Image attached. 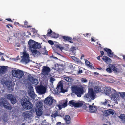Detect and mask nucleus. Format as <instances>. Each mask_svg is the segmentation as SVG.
<instances>
[{
    "instance_id": "obj_1",
    "label": "nucleus",
    "mask_w": 125,
    "mask_h": 125,
    "mask_svg": "<svg viewBox=\"0 0 125 125\" xmlns=\"http://www.w3.org/2000/svg\"><path fill=\"white\" fill-rule=\"evenodd\" d=\"M28 44L29 45L30 49L31 50L32 53L34 56H37L40 55V53L39 51L36 50H33V49L41 48V46L40 43L30 39L28 42Z\"/></svg>"
},
{
    "instance_id": "obj_2",
    "label": "nucleus",
    "mask_w": 125,
    "mask_h": 125,
    "mask_svg": "<svg viewBox=\"0 0 125 125\" xmlns=\"http://www.w3.org/2000/svg\"><path fill=\"white\" fill-rule=\"evenodd\" d=\"M73 93H74L78 97H80L83 94V87H80L76 85L72 86L71 87Z\"/></svg>"
},
{
    "instance_id": "obj_3",
    "label": "nucleus",
    "mask_w": 125,
    "mask_h": 125,
    "mask_svg": "<svg viewBox=\"0 0 125 125\" xmlns=\"http://www.w3.org/2000/svg\"><path fill=\"white\" fill-rule=\"evenodd\" d=\"M93 89L92 88H89L88 92L87 94L85 95L84 98L86 100L89 101H91V99H94L96 98Z\"/></svg>"
},
{
    "instance_id": "obj_4",
    "label": "nucleus",
    "mask_w": 125,
    "mask_h": 125,
    "mask_svg": "<svg viewBox=\"0 0 125 125\" xmlns=\"http://www.w3.org/2000/svg\"><path fill=\"white\" fill-rule=\"evenodd\" d=\"M30 98L28 96H24V109L26 110L31 109H32L33 105L30 102Z\"/></svg>"
},
{
    "instance_id": "obj_5",
    "label": "nucleus",
    "mask_w": 125,
    "mask_h": 125,
    "mask_svg": "<svg viewBox=\"0 0 125 125\" xmlns=\"http://www.w3.org/2000/svg\"><path fill=\"white\" fill-rule=\"evenodd\" d=\"M0 104L7 109L11 110L12 109L10 104L4 98L2 97L0 99Z\"/></svg>"
},
{
    "instance_id": "obj_6",
    "label": "nucleus",
    "mask_w": 125,
    "mask_h": 125,
    "mask_svg": "<svg viewBox=\"0 0 125 125\" xmlns=\"http://www.w3.org/2000/svg\"><path fill=\"white\" fill-rule=\"evenodd\" d=\"M23 71H21L19 70H13L12 71V75L14 77L18 78H20L22 77L23 75Z\"/></svg>"
},
{
    "instance_id": "obj_7",
    "label": "nucleus",
    "mask_w": 125,
    "mask_h": 125,
    "mask_svg": "<svg viewBox=\"0 0 125 125\" xmlns=\"http://www.w3.org/2000/svg\"><path fill=\"white\" fill-rule=\"evenodd\" d=\"M42 104L41 102H39V104L36 105L35 110L37 115V116H40L42 114Z\"/></svg>"
},
{
    "instance_id": "obj_8",
    "label": "nucleus",
    "mask_w": 125,
    "mask_h": 125,
    "mask_svg": "<svg viewBox=\"0 0 125 125\" xmlns=\"http://www.w3.org/2000/svg\"><path fill=\"white\" fill-rule=\"evenodd\" d=\"M5 97L7 99L10 100L11 103L13 104H15L17 102L16 98L12 94H8Z\"/></svg>"
},
{
    "instance_id": "obj_9",
    "label": "nucleus",
    "mask_w": 125,
    "mask_h": 125,
    "mask_svg": "<svg viewBox=\"0 0 125 125\" xmlns=\"http://www.w3.org/2000/svg\"><path fill=\"white\" fill-rule=\"evenodd\" d=\"M36 89L37 92L40 94H44L46 92V88L42 85H40L37 86Z\"/></svg>"
},
{
    "instance_id": "obj_10",
    "label": "nucleus",
    "mask_w": 125,
    "mask_h": 125,
    "mask_svg": "<svg viewBox=\"0 0 125 125\" xmlns=\"http://www.w3.org/2000/svg\"><path fill=\"white\" fill-rule=\"evenodd\" d=\"M51 69L49 67L45 66H43L42 70V73L44 75H48Z\"/></svg>"
},
{
    "instance_id": "obj_11",
    "label": "nucleus",
    "mask_w": 125,
    "mask_h": 125,
    "mask_svg": "<svg viewBox=\"0 0 125 125\" xmlns=\"http://www.w3.org/2000/svg\"><path fill=\"white\" fill-rule=\"evenodd\" d=\"M28 89H29L28 92L29 95L32 98H35V95L33 91V87L31 86L28 87Z\"/></svg>"
},
{
    "instance_id": "obj_12",
    "label": "nucleus",
    "mask_w": 125,
    "mask_h": 125,
    "mask_svg": "<svg viewBox=\"0 0 125 125\" xmlns=\"http://www.w3.org/2000/svg\"><path fill=\"white\" fill-rule=\"evenodd\" d=\"M53 100H54L52 97H48L45 98L44 102L46 104L50 105L52 104Z\"/></svg>"
},
{
    "instance_id": "obj_13",
    "label": "nucleus",
    "mask_w": 125,
    "mask_h": 125,
    "mask_svg": "<svg viewBox=\"0 0 125 125\" xmlns=\"http://www.w3.org/2000/svg\"><path fill=\"white\" fill-rule=\"evenodd\" d=\"M55 69L57 71H60L64 69V68L62 64H60L57 63L55 65Z\"/></svg>"
},
{
    "instance_id": "obj_14",
    "label": "nucleus",
    "mask_w": 125,
    "mask_h": 125,
    "mask_svg": "<svg viewBox=\"0 0 125 125\" xmlns=\"http://www.w3.org/2000/svg\"><path fill=\"white\" fill-rule=\"evenodd\" d=\"M112 90L114 94H111L110 95L111 99L116 100L119 96V94L115 90L113 89Z\"/></svg>"
},
{
    "instance_id": "obj_15",
    "label": "nucleus",
    "mask_w": 125,
    "mask_h": 125,
    "mask_svg": "<svg viewBox=\"0 0 125 125\" xmlns=\"http://www.w3.org/2000/svg\"><path fill=\"white\" fill-rule=\"evenodd\" d=\"M57 89L58 91L60 90V91L62 93L66 92V90L64 89L63 88V84L62 83H59L57 86Z\"/></svg>"
},
{
    "instance_id": "obj_16",
    "label": "nucleus",
    "mask_w": 125,
    "mask_h": 125,
    "mask_svg": "<svg viewBox=\"0 0 125 125\" xmlns=\"http://www.w3.org/2000/svg\"><path fill=\"white\" fill-rule=\"evenodd\" d=\"M29 56V55L28 54L24 51V62H25L26 64L30 61Z\"/></svg>"
},
{
    "instance_id": "obj_17",
    "label": "nucleus",
    "mask_w": 125,
    "mask_h": 125,
    "mask_svg": "<svg viewBox=\"0 0 125 125\" xmlns=\"http://www.w3.org/2000/svg\"><path fill=\"white\" fill-rule=\"evenodd\" d=\"M104 50L107 53L109 57H113L114 54L111 49L105 48L104 49Z\"/></svg>"
},
{
    "instance_id": "obj_18",
    "label": "nucleus",
    "mask_w": 125,
    "mask_h": 125,
    "mask_svg": "<svg viewBox=\"0 0 125 125\" xmlns=\"http://www.w3.org/2000/svg\"><path fill=\"white\" fill-rule=\"evenodd\" d=\"M89 110L90 112H92L96 111L97 109V107L96 106L90 105L89 106Z\"/></svg>"
},
{
    "instance_id": "obj_19",
    "label": "nucleus",
    "mask_w": 125,
    "mask_h": 125,
    "mask_svg": "<svg viewBox=\"0 0 125 125\" xmlns=\"http://www.w3.org/2000/svg\"><path fill=\"white\" fill-rule=\"evenodd\" d=\"M62 38L64 40L67 41L71 43H73V42L72 41V38L68 36H62Z\"/></svg>"
},
{
    "instance_id": "obj_20",
    "label": "nucleus",
    "mask_w": 125,
    "mask_h": 125,
    "mask_svg": "<svg viewBox=\"0 0 125 125\" xmlns=\"http://www.w3.org/2000/svg\"><path fill=\"white\" fill-rule=\"evenodd\" d=\"M102 59L105 62L107 63H111L112 62V60L111 59L105 56L103 57Z\"/></svg>"
},
{
    "instance_id": "obj_21",
    "label": "nucleus",
    "mask_w": 125,
    "mask_h": 125,
    "mask_svg": "<svg viewBox=\"0 0 125 125\" xmlns=\"http://www.w3.org/2000/svg\"><path fill=\"white\" fill-rule=\"evenodd\" d=\"M62 106L63 108H65L67 106V104L68 102L67 99L62 100Z\"/></svg>"
},
{
    "instance_id": "obj_22",
    "label": "nucleus",
    "mask_w": 125,
    "mask_h": 125,
    "mask_svg": "<svg viewBox=\"0 0 125 125\" xmlns=\"http://www.w3.org/2000/svg\"><path fill=\"white\" fill-rule=\"evenodd\" d=\"M94 91L97 93H99L102 91V90L100 87L96 86H95L94 88Z\"/></svg>"
},
{
    "instance_id": "obj_23",
    "label": "nucleus",
    "mask_w": 125,
    "mask_h": 125,
    "mask_svg": "<svg viewBox=\"0 0 125 125\" xmlns=\"http://www.w3.org/2000/svg\"><path fill=\"white\" fill-rule=\"evenodd\" d=\"M109 67L111 68L112 69L114 72H119V69H118L116 68L113 65L110 64L109 65Z\"/></svg>"
},
{
    "instance_id": "obj_24",
    "label": "nucleus",
    "mask_w": 125,
    "mask_h": 125,
    "mask_svg": "<svg viewBox=\"0 0 125 125\" xmlns=\"http://www.w3.org/2000/svg\"><path fill=\"white\" fill-rule=\"evenodd\" d=\"M64 120L67 123L69 124L70 123L71 118L70 116L68 115H66L65 117Z\"/></svg>"
},
{
    "instance_id": "obj_25",
    "label": "nucleus",
    "mask_w": 125,
    "mask_h": 125,
    "mask_svg": "<svg viewBox=\"0 0 125 125\" xmlns=\"http://www.w3.org/2000/svg\"><path fill=\"white\" fill-rule=\"evenodd\" d=\"M31 112L30 111H27L24 112V115L27 118H29L31 116Z\"/></svg>"
},
{
    "instance_id": "obj_26",
    "label": "nucleus",
    "mask_w": 125,
    "mask_h": 125,
    "mask_svg": "<svg viewBox=\"0 0 125 125\" xmlns=\"http://www.w3.org/2000/svg\"><path fill=\"white\" fill-rule=\"evenodd\" d=\"M104 91V93L107 95H109L110 94L111 90L108 87L105 88Z\"/></svg>"
},
{
    "instance_id": "obj_27",
    "label": "nucleus",
    "mask_w": 125,
    "mask_h": 125,
    "mask_svg": "<svg viewBox=\"0 0 125 125\" xmlns=\"http://www.w3.org/2000/svg\"><path fill=\"white\" fill-rule=\"evenodd\" d=\"M71 58L72 59L75 61L77 63H80L81 62V60L78 58H76L74 56H71Z\"/></svg>"
},
{
    "instance_id": "obj_28",
    "label": "nucleus",
    "mask_w": 125,
    "mask_h": 125,
    "mask_svg": "<svg viewBox=\"0 0 125 125\" xmlns=\"http://www.w3.org/2000/svg\"><path fill=\"white\" fill-rule=\"evenodd\" d=\"M6 68L5 66H2L0 67V72L1 73H4L6 72Z\"/></svg>"
},
{
    "instance_id": "obj_29",
    "label": "nucleus",
    "mask_w": 125,
    "mask_h": 125,
    "mask_svg": "<svg viewBox=\"0 0 125 125\" xmlns=\"http://www.w3.org/2000/svg\"><path fill=\"white\" fill-rule=\"evenodd\" d=\"M5 84L8 87V88L10 89L12 88V82H8V83H5Z\"/></svg>"
},
{
    "instance_id": "obj_30",
    "label": "nucleus",
    "mask_w": 125,
    "mask_h": 125,
    "mask_svg": "<svg viewBox=\"0 0 125 125\" xmlns=\"http://www.w3.org/2000/svg\"><path fill=\"white\" fill-rule=\"evenodd\" d=\"M41 52L43 54L48 55V52L46 50L45 48H42L41 49Z\"/></svg>"
},
{
    "instance_id": "obj_31",
    "label": "nucleus",
    "mask_w": 125,
    "mask_h": 125,
    "mask_svg": "<svg viewBox=\"0 0 125 125\" xmlns=\"http://www.w3.org/2000/svg\"><path fill=\"white\" fill-rule=\"evenodd\" d=\"M119 117L122 121L123 123H125V115L124 114H122Z\"/></svg>"
},
{
    "instance_id": "obj_32",
    "label": "nucleus",
    "mask_w": 125,
    "mask_h": 125,
    "mask_svg": "<svg viewBox=\"0 0 125 125\" xmlns=\"http://www.w3.org/2000/svg\"><path fill=\"white\" fill-rule=\"evenodd\" d=\"M58 36V35L54 32H52L50 35L51 37L54 38H57Z\"/></svg>"
},
{
    "instance_id": "obj_33",
    "label": "nucleus",
    "mask_w": 125,
    "mask_h": 125,
    "mask_svg": "<svg viewBox=\"0 0 125 125\" xmlns=\"http://www.w3.org/2000/svg\"><path fill=\"white\" fill-rule=\"evenodd\" d=\"M105 101L104 102H101V104H102L105 105H107L108 106H110V105L108 104L109 103L107 101L106 99H105Z\"/></svg>"
},
{
    "instance_id": "obj_34",
    "label": "nucleus",
    "mask_w": 125,
    "mask_h": 125,
    "mask_svg": "<svg viewBox=\"0 0 125 125\" xmlns=\"http://www.w3.org/2000/svg\"><path fill=\"white\" fill-rule=\"evenodd\" d=\"M31 83L33 84L36 85L38 83V81L37 79L34 78Z\"/></svg>"
},
{
    "instance_id": "obj_35",
    "label": "nucleus",
    "mask_w": 125,
    "mask_h": 125,
    "mask_svg": "<svg viewBox=\"0 0 125 125\" xmlns=\"http://www.w3.org/2000/svg\"><path fill=\"white\" fill-rule=\"evenodd\" d=\"M46 35L47 36L50 37V35L52 32V31L51 29H49L47 31Z\"/></svg>"
},
{
    "instance_id": "obj_36",
    "label": "nucleus",
    "mask_w": 125,
    "mask_h": 125,
    "mask_svg": "<svg viewBox=\"0 0 125 125\" xmlns=\"http://www.w3.org/2000/svg\"><path fill=\"white\" fill-rule=\"evenodd\" d=\"M55 47L61 50H63L64 49V48L62 47L61 45L60 44H57L56 45Z\"/></svg>"
},
{
    "instance_id": "obj_37",
    "label": "nucleus",
    "mask_w": 125,
    "mask_h": 125,
    "mask_svg": "<svg viewBox=\"0 0 125 125\" xmlns=\"http://www.w3.org/2000/svg\"><path fill=\"white\" fill-rule=\"evenodd\" d=\"M104 115L106 116H109V110H105L104 111Z\"/></svg>"
},
{
    "instance_id": "obj_38",
    "label": "nucleus",
    "mask_w": 125,
    "mask_h": 125,
    "mask_svg": "<svg viewBox=\"0 0 125 125\" xmlns=\"http://www.w3.org/2000/svg\"><path fill=\"white\" fill-rule=\"evenodd\" d=\"M28 78L31 83L32 82L34 79L33 77L30 75H28Z\"/></svg>"
},
{
    "instance_id": "obj_39",
    "label": "nucleus",
    "mask_w": 125,
    "mask_h": 125,
    "mask_svg": "<svg viewBox=\"0 0 125 125\" xmlns=\"http://www.w3.org/2000/svg\"><path fill=\"white\" fill-rule=\"evenodd\" d=\"M76 49L75 47L72 46L70 48V52L74 53V51Z\"/></svg>"
},
{
    "instance_id": "obj_40",
    "label": "nucleus",
    "mask_w": 125,
    "mask_h": 125,
    "mask_svg": "<svg viewBox=\"0 0 125 125\" xmlns=\"http://www.w3.org/2000/svg\"><path fill=\"white\" fill-rule=\"evenodd\" d=\"M82 104L81 103H75L74 105L73 106L78 107H79L81 106Z\"/></svg>"
},
{
    "instance_id": "obj_41",
    "label": "nucleus",
    "mask_w": 125,
    "mask_h": 125,
    "mask_svg": "<svg viewBox=\"0 0 125 125\" xmlns=\"http://www.w3.org/2000/svg\"><path fill=\"white\" fill-rule=\"evenodd\" d=\"M112 70L111 68L109 67L107 68H106V71L108 72L109 73H111L112 72Z\"/></svg>"
},
{
    "instance_id": "obj_42",
    "label": "nucleus",
    "mask_w": 125,
    "mask_h": 125,
    "mask_svg": "<svg viewBox=\"0 0 125 125\" xmlns=\"http://www.w3.org/2000/svg\"><path fill=\"white\" fill-rule=\"evenodd\" d=\"M84 60H85V64L86 65L88 66L90 65V62L89 61L86 59H85Z\"/></svg>"
},
{
    "instance_id": "obj_43",
    "label": "nucleus",
    "mask_w": 125,
    "mask_h": 125,
    "mask_svg": "<svg viewBox=\"0 0 125 125\" xmlns=\"http://www.w3.org/2000/svg\"><path fill=\"white\" fill-rule=\"evenodd\" d=\"M58 116V112L57 111H56L55 113L52 114V115H51V116L52 117H55Z\"/></svg>"
},
{
    "instance_id": "obj_44",
    "label": "nucleus",
    "mask_w": 125,
    "mask_h": 125,
    "mask_svg": "<svg viewBox=\"0 0 125 125\" xmlns=\"http://www.w3.org/2000/svg\"><path fill=\"white\" fill-rule=\"evenodd\" d=\"M55 80V79L52 77H51L50 79V81L51 83H53V82Z\"/></svg>"
},
{
    "instance_id": "obj_45",
    "label": "nucleus",
    "mask_w": 125,
    "mask_h": 125,
    "mask_svg": "<svg viewBox=\"0 0 125 125\" xmlns=\"http://www.w3.org/2000/svg\"><path fill=\"white\" fill-rule=\"evenodd\" d=\"M120 93L119 92V93L120 94L121 96L122 97H124L125 96V93Z\"/></svg>"
},
{
    "instance_id": "obj_46",
    "label": "nucleus",
    "mask_w": 125,
    "mask_h": 125,
    "mask_svg": "<svg viewBox=\"0 0 125 125\" xmlns=\"http://www.w3.org/2000/svg\"><path fill=\"white\" fill-rule=\"evenodd\" d=\"M109 115L110 114H112L113 115L114 114V112L113 110H109Z\"/></svg>"
},
{
    "instance_id": "obj_47",
    "label": "nucleus",
    "mask_w": 125,
    "mask_h": 125,
    "mask_svg": "<svg viewBox=\"0 0 125 125\" xmlns=\"http://www.w3.org/2000/svg\"><path fill=\"white\" fill-rule=\"evenodd\" d=\"M21 55H22L21 56L22 59L21 60V61L22 62H23V52H21Z\"/></svg>"
},
{
    "instance_id": "obj_48",
    "label": "nucleus",
    "mask_w": 125,
    "mask_h": 125,
    "mask_svg": "<svg viewBox=\"0 0 125 125\" xmlns=\"http://www.w3.org/2000/svg\"><path fill=\"white\" fill-rule=\"evenodd\" d=\"M64 78L65 80L67 82H69V80L70 79V78L69 77H64Z\"/></svg>"
},
{
    "instance_id": "obj_49",
    "label": "nucleus",
    "mask_w": 125,
    "mask_h": 125,
    "mask_svg": "<svg viewBox=\"0 0 125 125\" xmlns=\"http://www.w3.org/2000/svg\"><path fill=\"white\" fill-rule=\"evenodd\" d=\"M73 100H72L71 101H69V103L70 104L72 105L73 106L75 103V102H73Z\"/></svg>"
},
{
    "instance_id": "obj_50",
    "label": "nucleus",
    "mask_w": 125,
    "mask_h": 125,
    "mask_svg": "<svg viewBox=\"0 0 125 125\" xmlns=\"http://www.w3.org/2000/svg\"><path fill=\"white\" fill-rule=\"evenodd\" d=\"M48 43L51 45H52L54 44V42L51 40H49L48 41Z\"/></svg>"
},
{
    "instance_id": "obj_51",
    "label": "nucleus",
    "mask_w": 125,
    "mask_h": 125,
    "mask_svg": "<svg viewBox=\"0 0 125 125\" xmlns=\"http://www.w3.org/2000/svg\"><path fill=\"white\" fill-rule=\"evenodd\" d=\"M81 81L83 83H85L87 82V79L86 78H83L81 80Z\"/></svg>"
},
{
    "instance_id": "obj_52",
    "label": "nucleus",
    "mask_w": 125,
    "mask_h": 125,
    "mask_svg": "<svg viewBox=\"0 0 125 125\" xmlns=\"http://www.w3.org/2000/svg\"><path fill=\"white\" fill-rule=\"evenodd\" d=\"M58 106L59 109H61L62 108H63V107L62 106V105H61L60 104H59L58 105Z\"/></svg>"
},
{
    "instance_id": "obj_53",
    "label": "nucleus",
    "mask_w": 125,
    "mask_h": 125,
    "mask_svg": "<svg viewBox=\"0 0 125 125\" xmlns=\"http://www.w3.org/2000/svg\"><path fill=\"white\" fill-rule=\"evenodd\" d=\"M83 35L85 36H87V35H89V36H90L91 35V34L90 33H86L85 34H83Z\"/></svg>"
},
{
    "instance_id": "obj_54",
    "label": "nucleus",
    "mask_w": 125,
    "mask_h": 125,
    "mask_svg": "<svg viewBox=\"0 0 125 125\" xmlns=\"http://www.w3.org/2000/svg\"><path fill=\"white\" fill-rule=\"evenodd\" d=\"M78 73H81L83 72V71L82 70H81L80 69L77 72Z\"/></svg>"
},
{
    "instance_id": "obj_55",
    "label": "nucleus",
    "mask_w": 125,
    "mask_h": 125,
    "mask_svg": "<svg viewBox=\"0 0 125 125\" xmlns=\"http://www.w3.org/2000/svg\"><path fill=\"white\" fill-rule=\"evenodd\" d=\"M32 27V26L31 25H25V26L24 25V27L25 28H31Z\"/></svg>"
},
{
    "instance_id": "obj_56",
    "label": "nucleus",
    "mask_w": 125,
    "mask_h": 125,
    "mask_svg": "<svg viewBox=\"0 0 125 125\" xmlns=\"http://www.w3.org/2000/svg\"><path fill=\"white\" fill-rule=\"evenodd\" d=\"M21 104L22 106H23V99L22 98L21 102Z\"/></svg>"
},
{
    "instance_id": "obj_57",
    "label": "nucleus",
    "mask_w": 125,
    "mask_h": 125,
    "mask_svg": "<svg viewBox=\"0 0 125 125\" xmlns=\"http://www.w3.org/2000/svg\"><path fill=\"white\" fill-rule=\"evenodd\" d=\"M100 53L101 55L102 56H103L104 55V52L103 51H101Z\"/></svg>"
},
{
    "instance_id": "obj_58",
    "label": "nucleus",
    "mask_w": 125,
    "mask_h": 125,
    "mask_svg": "<svg viewBox=\"0 0 125 125\" xmlns=\"http://www.w3.org/2000/svg\"><path fill=\"white\" fill-rule=\"evenodd\" d=\"M88 66H89L92 69L94 68V66L92 65H90H90H89Z\"/></svg>"
},
{
    "instance_id": "obj_59",
    "label": "nucleus",
    "mask_w": 125,
    "mask_h": 125,
    "mask_svg": "<svg viewBox=\"0 0 125 125\" xmlns=\"http://www.w3.org/2000/svg\"><path fill=\"white\" fill-rule=\"evenodd\" d=\"M92 37H92L91 38V42H95L96 41Z\"/></svg>"
},
{
    "instance_id": "obj_60",
    "label": "nucleus",
    "mask_w": 125,
    "mask_h": 125,
    "mask_svg": "<svg viewBox=\"0 0 125 125\" xmlns=\"http://www.w3.org/2000/svg\"><path fill=\"white\" fill-rule=\"evenodd\" d=\"M6 20L7 21H9L12 22V21L11 20V19L10 18H8V19H6Z\"/></svg>"
},
{
    "instance_id": "obj_61",
    "label": "nucleus",
    "mask_w": 125,
    "mask_h": 125,
    "mask_svg": "<svg viewBox=\"0 0 125 125\" xmlns=\"http://www.w3.org/2000/svg\"><path fill=\"white\" fill-rule=\"evenodd\" d=\"M1 60L3 61H5V59L3 57V56H2L1 58Z\"/></svg>"
},
{
    "instance_id": "obj_62",
    "label": "nucleus",
    "mask_w": 125,
    "mask_h": 125,
    "mask_svg": "<svg viewBox=\"0 0 125 125\" xmlns=\"http://www.w3.org/2000/svg\"><path fill=\"white\" fill-rule=\"evenodd\" d=\"M94 73L95 75H98L99 74V73H98L96 72H94Z\"/></svg>"
},
{
    "instance_id": "obj_63",
    "label": "nucleus",
    "mask_w": 125,
    "mask_h": 125,
    "mask_svg": "<svg viewBox=\"0 0 125 125\" xmlns=\"http://www.w3.org/2000/svg\"><path fill=\"white\" fill-rule=\"evenodd\" d=\"M28 23V22L27 21H25L24 22V24L25 25H27V24Z\"/></svg>"
},
{
    "instance_id": "obj_64",
    "label": "nucleus",
    "mask_w": 125,
    "mask_h": 125,
    "mask_svg": "<svg viewBox=\"0 0 125 125\" xmlns=\"http://www.w3.org/2000/svg\"><path fill=\"white\" fill-rule=\"evenodd\" d=\"M61 123L60 122H58L56 123V125H60L61 124Z\"/></svg>"
}]
</instances>
